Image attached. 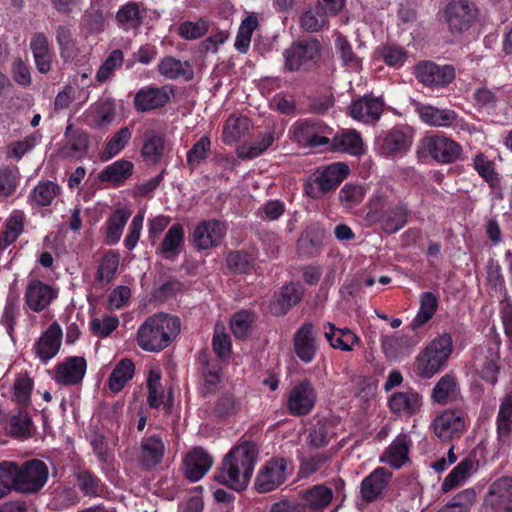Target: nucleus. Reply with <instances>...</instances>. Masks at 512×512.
I'll use <instances>...</instances> for the list:
<instances>
[{
  "instance_id": "nucleus-1",
  "label": "nucleus",
  "mask_w": 512,
  "mask_h": 512,
  "mask_svg": "<svg viewBox=\"0 0 512 512\" xmlns=\"http://www.w3.org/2000/svg\"><path fill=\"white\" fill-rule=\"evenodd\" d=\"M257 455L254 442L244 441L234 446L224 457L221 468L215 472V480L235 491L244 490L253 475Z\"/></svg>"
},
{
  "instance_id": "nucleus-2",
  "label": "nucleus",
  "mask_w": 512,
  "mask_h": 512,
  "mask_svg": "<svg viewBox=\"0 0 512 512\" xmlns=\"http://www.w3.org/2000/svg\"><path fill=\"white\" fill-rule=\"evenodd\" d=\"M180 319L165 313L149 316L138 328L137 344L144 351L159 352L177 337Z\"/></svg>"
},
{
  "instance_id": "nucleus-3",
  "label": "nucleus",
  "mask_w": 512,
  "mask_h": 512,
  "mask_svg": "<svg viewBox=\"0 0 512 512\" xmlns=\"http://www.w3.org/2000/svg\"><path fill=\"white\" fill-rule=\"evenodd\" d=\"M453 352L451 334L442 333L432 339L416 357V368L422 378H431L444 368Z\"/></svg>"
},
{
  "instance_id": "nucleus-4",
  "label": "nucleus",
  "mask_w": 512,
  "mask_h": 512,
  "mask_svg": "<svg viewBox=\"0 0 512 512\" xmlns=\"http://www.w3.org/2000/svg\"><path fill=\"white\" fill-rule=\"evenodd\" d=\"M385 207L386 199L381 195H376L369 201L367 215L377 220L385 232L395 233L407 223V206L403 203H397L383 211Z\"/></svg>"
},
{
  "instance_id": "nucleus-5",
  "label": "nucleus",
  "mask_w": 512,
  "mask_h": 512,
  "mask_svg": "<svg viewBox=\"0 0 512 512\" xmlns=\"http://www.w3.org/2000/svg\"><path fill=\"white\" fill-rule=\"evenodd\" d=\"M291 138L297 144L308 148L325 147L328 151L332 129L321 121L300 120L290 129Z\"/></svg>"
},
{
  "instance_id": "nucleus-6",
  "label": "nucleus",
  "mask_w": 512,
  "mask_h": 512,
  "mask_svg": "<svg viewBox=\"0 0 512 512\" xmlns=\"http://www.w3.org/2000/svg\"><path fill=\"white\" fill-rule=\"evenodd\" d=\"M427 152L438 163L450 164L461 158L462 147L441 133L427 134L419 143L418 152Z\"/></svg>"
},
{
  "instance_id": "nucleus-7",
  "label": "nucleus",
  "mask_w": 512,
  "mask_h": 512,
  "mask_svg": "<svg viewBox=\"0 0 512 512\" xmlns=\"http://www.w3.org/2000/svg\"><path fill=\"white\" fill-rule=\"evenodd\" d=\"M317 402V391L309 379L294 384L286 395V408L292 416L311 413Z\"/></svg>"
},
{
  "instance_id": "nucleus-8",
  "label": "nucleus",
  "mask_w": 512,
  "mask_h": 512,
  "mask_svg": "<svg viewBox=\"0 0 512 512\" xmlns=\"http://www.w3.org/2000/svg\"><path fill=\"white\" fill-rule=\"evenodd\" d=\"M48 467L40 460H31L19 467L16 465V491L35 493L39 491L48 480Z\"/></svg>"
},
{
  "instance_id": "nucleus-9",
  "label": "nucleus",
  "mask_w": 512,
  "mask_h": 512,
  "mask_svg": "<svg viewBox=\"0 0 512 512\" xmlns=\"http://www.w3.org/2000/svg\"><path fill=\"white\" fill-rule=\"evenodd\" d=\"M288 464L284 458L268 460L257 473L255 489L259 493H268L280 487L289 475Z\"/></svg>"
},
{
  "instance_id": "nucleus-10",
  "label": "nucleus",
  "mask_w": 512,
  "mask_h": 512,
  "mask_svg": "<svg viewBox=\"0 0 512 512\" xmlns=\"http://www.w3.org/2000/svg\"><path fill=\"white\" fill-rule=\"evenodd\" d=\"M477 16V9L468 0H455L447 4L444 18L452 34H462L467 31Z\"/></svg>"
},
{
  "instance_id": "nucleus-11",
  "label": "nucleus",
  "mask_w": 512,
  "mask_h": 512,
  "mask_svg": "<svg viewBox=\"0 0 512 512\" xmlns=\"http://www.w3.org/2000/svg\"><path fill=\"white\" fill-rule=\"evenodd\" d=\"M432 427L442 441L459 438L466 429L465 413L460 409H446L434 418Z\"/></svg>"
},
{
  "instance_id": "nucleus-12",
  "label": "nucleus",
  "mask_w": 512,
  "mask_h": 512,
  "mask_svg": "<svg viewBox=\"0 0 512 512\" xmlns=\"http://www.w3.org/2000/svg\"><path fill=\"white\" fill-rule=\"evenodd\" d=\"M384 111V101L382 97L372 94H366L352 101L349 106L350 116L361 123L371 125L375 124Z\"/></svg>"
},
{
  "instance_id": "nucleus-13",
  "label": "nucleus",
  "mask_w": 512,
  "mask_h": 512,
  "mask_svg": "<svg viewBox=\"0 0 512 512\" xmlns=\"http://www.w3.org/2000/svg\"><path fill=\"white\" fill-rule=\"evenodd\" d=\"M57 295L58 292L53 286L31 279L25 288L24 301L28 309L39 313L48 308Z\"/></svg>"
},
{
  "instance_id": "nucleus-14",
  "label": "nucleus",
  "mask_w": 512,
  "mask_h": 512,
  "mask_svg": "<svg viewBox=\"0 0 512 512\" xmlns=\"http://www.w3.org/2000/svg\"><path fill=\"white\" fill-rule=\"evenodd\" d=\"M484 503L491 512H512V477H501L494 481Z\"/></svg>"
},
{
  "instance_id": "nucleus-15",
  "label": "nucleus",
  "mask_w": 512,
  "mask_h": 512,
  "mask_svg": "<svg viewBox=\"0 0 512 512\" xmlns=\"http://www.w3.org/2000/svg\"><path fill=\"white\" fill-rule=\"evenodd\" d=\"M416 78L426 86H445L455 78L451 65H438L430 61L419 63L415 68Z\"/></svg>"
},
{
  "instance_id": "nucleus-16",
  "label": "nucleus",
  "mask_w": 512,
  "mask_h": 512,
  "mask_svg": "<svg viewBox=\"0 0 512 512\" xmlns=\"http://www.w3.org/2000/svg\"><path fill=\"white\" fill-rule=\"evenodd\" d=\"M349 174L348 165L336 162L318 171L315 182L318 190L311 188L307 193L314 198L335 189Z\"/></svg>"
},
{
  "instance_id": "nucleus-17",
  "label": "nucleus",
  "mask_w": 512,
  "mask_h": 512,
  "mask_svg": "<svg viewBox=\"0 0 512 512\" xmlns=\"http://www.w3.org/2000/svg\"><path fill=\"white\" fill-rule=\"evenodd\" d=\"M320 45L315 39L303 40L285 50V67L290 71L298 70L305 63L319 55Z\"/></svg>"
},
{
  "instance_id": "nucleus-18",
  "label": "nucleus",
  "mask_w": 512,
  "mask_h": 512,
  "mask_svg": "<svg viewBox=\"0 0 512 512\" xmlns=\"http://www.w3.org/2000/svg\"><path fill=\"white\" fill-rule=\"evenodd\" d=\"M62 336V328L57 322H53L42 333L34 345V351L43 363H47L57 355L61 347Z\"/></svg>"
},
{
  "instance_id": "nucleus-19",
  "label": "nucleus",
  "mask_w": 512,
  "mask_h": 512,
  "mask_svg": "<svg viewBox=\"0 0 512 512\" xmlns=\"http://www.w3.org/2000/svg\"><path fill=\"white\" fill-rule=\"evenodd\" d=\"M226 231V226L220 221H203L194 229V244L200 250L217 246L222 241Z\"/></svg>"
},
{
  "instance_id": "nucleus-20",
  "label": "nucleus",
  "mask_w": 512,
  "mask_h": 512,
  "mask_svg": "<svg viewBox=\"0 0 512 512\" xmlns=\"http://www.w3.org/2000/svg\"><path fill=\"white\" fill-rule=\"evenodd\" d=\"M414 110L420 120L428 126L438 128H450L456 120V112L452 109H440L421 102L413 103Z\"/></svg>"
},
{
  "instance_id": "nucleus-21",
  "label": "nucleus",
  "mask_w": 512,
  "mask_h": 512,
  "mask_svg": "<svg viewBox=\"0 0 512 512\" xmlns=\"http://www.w3.org/2000/svg\"><path fill=\"white\" fill-rule=\"evenodd\" d=\"M170 94L171 90L167 87H143L135 95V108L139 112H146L163 107L170 101Z\"/></svg>"
},
{
  "instance_id": "nucleus-22",
  "label": "nucleus",
  "mask_w": 512,
  "mask_h": 512,
  "mask_svg": "<svg viewBox=\"0 0 512 512\" xmlns=\"http://www.w3.org/2000/svg\"><path fill=\"white\" fill-rule=\"evenodd\" d=\"M413 131L407 126H395L383 137L380 152L390 156L406 151L412 145Z\"/></svg>"
},
{
  "instance_id": "nucleus-23",
  "label": "nucleus",
  "mask_w": 512,
  "mask_h": 512,
  "mask_svg": "<svg viewBox=\"0 0 512 512\" xmlns=\"http://www.w3.org/2000/svg\"><path fill=\"white\" fill-rule=\"evenodd\" d=\"M65 143L60 148V156L63 158L81 159L88 150L89 136L80 129H74L72 124L66 127Z\"/></svg>"
},
{
  "instance_id": "nucleus-24",
  "label": "nucleus",
  "mask_w": 512,
  "mask_h": 512,
  "mask_svg": "<svg viewBox=\"0 0 512 512\" xmlns=\"http://www.w3.org/2000/svg\"><path fill=\"white\" fill-rule=\"evenodd\" d=\"M294 351L304 363H310L315 358L317 344L312 323H304L294 335Z\"/></svg>"
},
{
  "instance_id": "nucleus-25",
  "label": "nucleus",
  "mask_w": 512,
  "mask_h": 512,
  "mask_svg": "<svg viewBox=\"0 0 512 512\" xmlns=\"http://www.w3.org/2000/svg\"><path fill=\"white\" fill-rule=\"evenodd\" d=\"M212 464L213 458L204 449L196 447L184 459L185 476L196 482L211 469Z\"/></svg>"
},
{
  "instance_id": "nucleus-26",
  "label": "nucleus",
  "mask_w": 512,
  "mask_h": 512,
  "mask_svg": "<svg viewBox=\"0 0 512 512\" xmlns=\"http://www.w3.org/2000/svg\"><path fill=\"white\" fill-rule=\"evenodd\" d=\"M391 473L384 467L376 468L366 476L360 486L361 497L365 502L375 501L388 486Z\"/></svg>"
},
{
  "instance_id": "nucleus-27",
  "label": "nucleus",
  "mask_w": 512,
  "mask_h": 512,
  "mask_svg": "<svg viewBox=\"0 0 512 512\" xmlns=\"http://www.w3.org/2000/svg\"><path fill=\"white\" fill-rule=\"evenodd\" d=\"M328 151L358 156L364 153V143L359 132L354 129H346L331 137Z\"/></svg>"
},
{
  "instance_id": "nucleus-28",
  "label": "nucleus",
  "mask_w": 512,
  "mask_h": 512,
  "mask_svg": "<svg viewBox=\"0 0 512 512\" xmlns=\"http://www.w3.org/2000/svg\"><path fill=\"white\" fill-rule=\"evenodd\" d=\"M304 294L302 285L296 283H290L283 286L280 292L269 305V310L273 315H284L293 306L298 304Z\"/></svg>"
},
{
  "instance_id": "nucleus-29",
  "label": "nucleus",
  "mask_w": 512,
  "mask_h": 512,
  "mask_svg": "<svg viewBox=\"0 0 512 512\" xmlns=\"http://www.w3.org/2000/svg\"><path fill=\"white\" fill-rule=\"evenodd\" d=\"M86 368V360L83 357H70L57 366L55 381L64 385L78 384L84 378Z\"/></svg>"
},
{
  "instance_id": "nucleus-30",
  "label": "nucleus",
  "mask_w": 512,
  "mask_h": 512,
  "mask_svg": "<svg viewBox=\"0 0 512 512\" xmlns=\"http://www.w3.org/2000/svg\"><path fill=\"white\" fill-rule=\"evenodd\" d=\"M164 452L165 445L160 437H144L141 440L138 459L145 469L150 470L162 461Z\"/></svg>"
},
{
  "instance_id": "nucleus-31",
  "label": "nucleus",
  "mask_w": 512,
  "mask_h": 512,
  "mask_svg": "<svg viewBox=\"0 0 512 512\" xmlns=\"http://www.w3.org/2000/svg\"><path fill=\"white\" fill-rule=\"evenodd\" d=\"M115 104L111 100L98 101L92 104L85 112L86 123L95 128L101 129L108 126L115 118Z\"/></svg>"
},
{
  "instance_id": "nucleus-32",
  "label": "nucleus",
  "mask_w": 512,
  "mask_h": 512,
  "mask_svg": "<svg viewBox=\"0 0 512 512\" xmlns=\"http://www.w3.org/2000/svg\"><path fill=\"white\" fill-rule=\"evenodd\" d=\"M477 468V460L474 457H466L445 477L442 483V490L448 492L460 486L477 471Z\"/></svg>"
},
{
  "instance_id": "nucleus-33",
  "label": "nucleus",
  "mask_w": 512,
  "mask_h": 512,
  "mask_svg": "<svg viewBox=\"0 0 512 512\" xmlns=\"http://www.w3.org/2000/svg\"><path fill=\"white\" fill-rule=\"evenodd\" d=\"M157 70L164 78L170 80L179 78L191 80L193 78V69L190 63L173 56L163 57L157 65Z\"/></svg>"
},
{
  "instance_id": "nucleus-34",
  "label": "nucleus",
  "mask_w": 512,
  "mask_h": 512,
  "mask_svg": "<svg viewBox=\"0 0 512 512\" xmlns=\"http://www.w3.org/2000/svg\"><path fill=\"white\" fill-rule=\"evenodd\" d=\"M432 400L440 405L454 402L460 397L458 381L453 374L442 376L432 390Z\"/></svg>"
},
{
  "instance_id": "nucleus-35",
  "label": "nucleus",
  "mask_w": 512,
  "mask_h": 512,
  "mask_svg": "<svg viewBox=\"0 0 512 512\" xmlns=\"http://www.w3.org/2000/svg\"><path fill=\"white\" fill-rule=\"evenodd\" d=\"M144 12L145 8L142 3L127 2L116 13L117 24L125 31L138 29L142 24Z\"/></svg>"
},
{
  "instance_id": "nucleus-36",
  "label": "nucleus",
  "mask_w": 512,
  "mask_h": 512,
  "mask_svg": "<svg viewBox=\"0 0 512 512\" xmlns=\"http://www.w3.org/2000/svg\"><path fill=\"white\" fill-rule=\"evenodd\" d=\"M134 172V164L126 159H119L107 165L98 175L101 182H109L115 186L123 184Z\"/></svg>"
},
{
  "instance_id": "nucleus-37",
  "label": "nucleus",
  "mask_w": 512,
  "mask_h": 512,
  "mask_svg": "<svg viewBox=\"0 0 512 512\" xmlns=\"http://www.w3.org/2000/svg\"><path fill=\"white\" fill-rule=\"evenodd\" d=\"M389 406L394 413L411 415L422 406V397L413 390L397 392L390 397Z\"/></svg>"
},
{
  "instance_id": "nucleus-38",
  "label": "nucleus",
  "mask_w": 512,
  "mask_h": 512,
  "mask_svg": "<svg viewBox=\"0 0 512 512\" xmlns=\"http://www.w3.org/2000/svg\"><path fill=\"white\" fill-rule=\"evenodd\" d=\"M333 499V491L325 485L318 484L301 493V504L304 509L320 511L325 508Z\"/></svg>"
},
{
  "instance_id": "nucleus-39",
  "label": "nucleus",
  "mask_w": 512,
  "mask_h": 512,
  "mask_svg": "<svg viewBox=\"0 0 512 512\" xmlns=\"http://www.w3.org/2000/svg\"><path fill=\"white\" fill-rule=\"evenodd\" d=\"M411 440L407 434H400L389 445L382 461L394 468H400L408 460Z\"/></svg>"
},
{
  "instance_id": "nucleus-40",
  "label": "nucleus",
  "mask_w": 512,
  "mask_h": 512,
  "mask_svg": "<svg viewBox=\"0 0 512 512\" xmlns=\"http://www.w3.org/2000/svg\"><path fill=\"white\" fill-rule=\"evenodd\" d=\"M328 326L329 331H325V337L333 348L352 351L355 345L360 344V338L351 330L336 328L331 323H328Z\"/></svg>"
},
{
  "instance_id": "nucleus-41",
  "label": "nucleus",
  "mask_w": 512,
  "mask_h": 512,
  "mask_svg": "<svg viewBox=\"0 0 512 512\" xmlns=\"http://www.w3.org/2000/svg\"><path fill=\"white\" fill-rule=\"evenodd\" d=\"M497 434L502 444H509L512 436V395H507L497 415Z\"/></svg>"
},
{
  "instance_id": "nucleus-42",
  "label": "nucleus",
  "mask_w": 512,
  "mask_h": 512,
  "mask_svg": "<svg viewBox=\"0 0 512 512\" xmlns=\"http://www.w3.org/2000/svg\"><path fill=\"white\" fill-rule=\"evenodd\" d=\"M132 137V131L128 127L120 128L105 143L100 154L102 161H108L119 155L127 146Z\"/></svg>"
},
{
  "instance_id": "nucleus-43",
  "label": "nucleus",
  "mask_w": 512,
  "mask_h": 512,
  "mask_svg": "<svg viewBox=\"0 0 512 512\" xmlns=\"http://www.w3.org/2000/svg\"><path fill=\"white\" fill-rule=\"evenodd\" d=\"M130 215V211L126 209H117L110 215L106 221L105 239L107 244L115 245L120 241Z\"/></svg>"
},
{
  "instance_id": "nucleus-44",
  "label": "nucleus",
  "mask_w": 512,
  "mask_h": 512,
  "mask_svg": "<svg viewBox=\"0 0 512 512\" xmlns=\"http://www.w3.org/2000/svg\"><path fill=\"white\" fill-rule=\"evenodd\" d=\"M30 48L38 71L47 73L51 68V53L45 35L41 33L34 35L30 42Z\"/></svg>"
},
{
  "instance_id": "nucleus-45",
  "label": "nucleus",
  "mask_w": 512,
  "mask_h": 512,
  "mask_svg": "<svg viewBox=\"0 0 512 512\" xmlns=\"http://www.w3.org/2000/svg\"><path fill=\"white\" fill-rule=\"evenodd\" d=\"M135 366L129 359L120 360L110 374L107 385L113 393L121 391L126 383L132 379Z\"/></svg>"
},
{
  "instance_id": "nucleus-46",
  "label": "nucleus",
  "mask_w": 512,
  "mask_h": 512,
  "mask_svg": "<svg viewBox=\"0 0 512 512\" xmlns=\"http://www.w3.org/2000/svg\"><path fill=\"white\" fill-rule=\"evenodd\" d=\"M164 147L163 136L154 132L147 133L141 148V156L147 164H156L163 156Z\"/></svg>"
},
{
  "instance_id": "nucleus-47",
  "label": "nucleus",
  "mask_w": 512,
  "mask_h": 512,
  "mask_svg": "<svg viewBox=\"0 0 512 512\" xmlns=\"http://www.w3.org/2000/svg\"><path fill=\"white\" fill-rule=\"evenodd\" d=\"M438 308V299L431 292H424L420 296L419 310L412 320L411 327L417 330L432 319Z\"/></svg>"
},
{
  "instance_id": "nucleus-48",
  "label": "nucleus",
  "mask_w": 512,
  "mask_h": 512,
  "mask_svg": "<svg viewBox=\"0 0 512 512\" xmlns=\"http://www.w3.org/2000/svg\"><path fill=\"white\" fill-rule=\"evenodd\" d=\"M59 193V186L53 181L38 183L31 191L29 201L31 204L45 207L49 206Z\"/></svg>"
},
{
  "instance_id": "nucleus-49",
  "label": "nucleus",
  "mask_w": 512,
  "mask_h": 512,
  "mask_svg": "<svg viewBox=\"0 0 512 512\" xmlns=\"http://www.w3.org/2000/svg\"><path fill=\"white\" fill-rule=\"evenodd\" d=\"M23 214L16 211L6 220L3 231L0 232V249L5 250L17 240L23 231Z\"/></svg>"
},
{
  "instance_id": "nucleus-50",
  "label": "nucleus",
  "mask_w": 512,
  "mask_h": 512,
  "mask_svg": "<svg viewBox=\"0 0 512 512\" xmlns=\"http://www.w3.org/2000/svg\"><path fill=\"white\" fill-rule=\"evenodd\" d=\"M32 420L26 412L19 411L11 415L5 425L8 434L15 438L26 439L31 436Z\"/></svg>"
},
{
  "instance_id": "nucleus-51",
  "label": "nucleus",
  "mask_w": 512,
  "mask_h": 512,
  "mask_svg": "<svg viewBox=\"0 0 512 512\" xmlns=\"http://www.w3.org/2000/svg\"><path fill=\"white\" fill-rule=\"evenodd\" d=\"M475 500V490L468 488L453 496L438 512H470Z\"/></svg>"
},
{
  "instance_id": "nucleus-52",
  "label": "nucleus",
  "mask_w": 512,
  "mask_h": 512,
  "mask_svg": "<svg viewBox=\"0 0 512 512\" xmlns=\"http://www.w3.org/2000/svg\"><path fill=\"white\" fill-rule=\"evenodd\" d=\"M184 233L183 227L180 224H174L165 234L161 245L162 255L171 259L178 255L179 247L183 243Z\"/></svg>"
},
{
  "instance_id": "nucleus-53",
  "label": "nucleus",
  "mask_w": 512,
  "mask_h": 512,
  "mask_svg": "<svg viewBox=\"0 0 512 512\" xmlns=\"http://www.w3.org/2000/svg\"><path fill=\"white\" fill-rule=\"evenodd\" d=\"M258 26V19L255 15H248L240 24L234 46L240 53H246L250 47L254 30Z\"/></svg>"
},
{
  "instance_id": "nucleus-54",
  "label": "nucleus",
  "mask_w": 512,
  "mask_h": 512,
  "mask_svg": "<svg viewBox=\"0 0 512 512\" xmlns=\"http://www.w3.org/2000/svg\"><path fill=\"white\" fill-rule=\"evenodd\" d=\"M249 120L244 116H231L227 119L223 131V140L227 144L238 141L248 130Z\"/></svg>"
},
{
  "instance_id": "nucleus-55",
  "label": "nucleus",
  "mask_w": 512,
  "mask_h": 512,
  "mask_svg": "<svg viewBox=\"0 0 512 512\" xmlns=\"http://www.w3.org/2000/svg\"><path fill=\"white\" fill-rule=\"evenodd\" d=\"M148 397L150 407L158 408L164 403V390L161 384V372L158 369L150 370L147 377Z\"/></svg>"
},
{
  "instance_id": "nucleus-56",
  "label": "nucleus",
  "mask_w": 512,
  "mask_h": 512,
  "mask_svg": "<svg viewBox=\"0 0 512 512\" xmlns=\"http://www.w3.org/2000/svg\"><path fill=\"white\" fill-rule=\"evenodd\" d=\"M123 61V52L119 49L113 50L99 67L96 74L97 82L102 84L110 80L113 77L116 69L121 67Z\"/></svg>"
},
{
  "instance_id": "nucleus-57",
  "label": "nucleus",
  "mask_w": 512,
  "mask_h": 512,
  "mask_svg": "<svg viewBox=\"0 0 512 512\" xmlns=\"http://www.w3.org/2000/svg\"><path fill=\"white\" fill-rule=\"evenodd\" d=\"M41 139L42 135L36 131L21 140L11 142L7 147V156L19 160L39 144Z\"/></svg>"
},
{
  "instance_id": "nucleus-58",
  "label": "nucleus",
  "mask_w": 512,
  "mask_h": 512,
  "mask_svg": "<svg viewBox=\"0 0 512 512\" xmlns=\"http://www.w3.org/2000/svg\"><path fill=\"white\" fill-rule=\"evenodd\" d=\"M335 48L340 55L343 64L352 71H359L362 68V60L355 55L350 43L342 35L335 39Z\"/></svg>"
},
{
  "instance_id": "nucleus-59",
  "label": "nucleus",
  "mask_w": 512,
  "mask_h": 512,
  "mask_svg": "<svg viewBox=\"0 0 512 512\" xmlns=\"http://www.w3.org/2000/svg\"><path fill=\"white\" fill-rule=\"evenodd\" d=\"M209 27L210 22L204 18L196 21H184L178 27V34L185 40H195L204 36Z\"/></svg>"
},
{
  "instance_id": "nucleus-60",
  "label": "nucleus",
  "mask_w": 512,
  "mask_h": 512,
  "mask_svg": "<svg viewBox=\"0 0 512 512\" xmlns=\"http://www.w3.org/2000/svg\"><path fill=\"white\" fill-rule=\"evenodd\" d=\"M211 148L210 139L201 137L187 152V165L191 170L196 169L208 156Z\"/></svg>"
},
{
  "instance_id": "nucleus-61",
  "label": "nucleus",
  "mask_w": 512,
  "mask_h": 512,
  "mask_svg": "<svg viewBox=\"0 0 512 512\" xmlns=\"http://www.w3.org/2000/svg\"><path fill=\"white\" fill-rule=\"evenodd\" d=\"M365 196V189L360 185L346 183L339 191V201L347 209L360 204Z\"/></svg>"
},
{
  "instance_id": "nucleus-62",
  "label": "nucleus",
  "mask_w": 512,
  "mask_h": 512,
  "mask_svg": "<svg viewBox=\"0 0 512 512\" xmlns=\"http://www.w3.org/2000/svg\"><path fill=\"white\" fill-rule=\"evenodd\" d=\"M119 267V257L113 252L105 254L100 262L97 279L100 282L109 283L111 282Z\"/></svg>"
},
{
  "instance_id": "nucleus-63",
  "label": "nucleus",
  "mask_w": 512,
  "mask_h": 512,
  "mask_svg": "<svg viewBox=\"0 0 512 512\" xmlns=\"http://www.w3.org/2000/svg\"><path fill=\"white\" fill-rule=\"evenodd\" d=\"M56 41L61 57L65 60L71 59L75 51V41L72 36V31L68 26L62 25L57 28Z\"/></svg>"
},
{
  "instance_id": "nucleus-64",
  "label": "nucleus",
  "mask_w": 512,
  "mask_h": 512,
  "mask_svg": "<svg viewBox=\"0 0 512 512\" xmlns=\"http://www.w3.org/2000/svg\"><path fill=\"white\" fill-rule=\"evenodd\" d=\"M328 25V19L316 6L314 9L306 11L301 17V26L309 32H317Z\"/></svg>"
}]
</instances>
